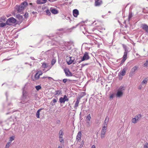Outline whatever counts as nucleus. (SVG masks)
Listing matches in <instances>:
<instances>
[{
  "label": "nucleus",
  "mask_w": 148,
  "mask_h": 148,
  "mask_svg": "<svg viewBox=\"0 0 148 148\" xmlns=\"http://www.w3.org/2000/svg\"><path fill=\"white\" fill-rule=\"evenodd\" d=\"M73 14L74 17H77L79 14V11L77 9H75L73 11Z\"/></svg>",
  "instance_id": "20"
},
{
  "label": "nucleus",
  "mask_w": 148,
  "mask_h": 148,
  "mask_svg": "<svg viewBox=\"0 0 148 148\" xmlns=\"http://www.w3.org/2000/svg\"><path fill=\"white\" fill-rule=\"evenodd\" d=\"M29 4L30 5H32V3H30Z\"/></svg>",
  "instance_id": "50"
},
{
  "label": "nucleus",
  "mask_w": 148,
  "mask_h": 148,
  "mask_svg": "<svg viewBox=\"0 0 148 148\" xmlns=\"http://www.w3.org/2000/svg\"><path fill=\"white\" fill-rule=\"evenodd\" d=\"M116 96L117 97L120 98L122 97L123 95V93H115Z\"/></svg>",
  "instance_id": "27"
},
{
  "label": "nucleus",
  "mask_w": 148,
  "mask_h": 148,
  "mask_svg": "<svg viewBox=\"0 0 148 148\" xmlns=\"http://www.w3.org/2000/svg\"><path fill=\"white\" fill-rule=\"evenodd\" d=\"M141 27L142 28L145 30L146 32H148V26L146 24H143Z\"/></svg>",
  "instance_id": "19"
},
{
  "label": "nucleus",
  "mask_w": 148,
  "mask_h": 148,
  "mask_svg": "<svg viewBox=\"0 0 148 148\" xmlns=\"http://www.w3.org/2000/svg\"><path fill=\"white\" fill-rule=\"evenodd\" d=\"M148 81V78L147 77L143 79L141 83L142 84H143L144 86H145L146 85Z\"/></svg>",
  "instance_id": "21"
},
{
  "label": "nucleus",
  "mask_w": 148,
  "mask_h": 148,
  "mask_svg": "<svg viewBox=\"0 0 148 148\" xmlns=\"http://www.w3.org/2000/svg\"><path fill=\"white\" fill-rule=\"evenodd\" d=\"M84 95H82L80 96L79 97H78L77 98V100L76 102V103L75 104L74 107H77L78 106L79 103V100Z\"/></svg>",
  "instance_id": "12"
},
{
  "label": "nucleus",
  "mask_w": 148,
  "mask_h": 148,
  "mask_svg": "<svg viewBox=\"0 0 148 148\" xmlns=\"http://www.w3.org/2000/svg\"><path fill=\"white\" fill-rule=\"evenodd\" d=\"M102 3V1H96L95 2V5L96 6H98L100 5Z\"/></svg>",
  "instance_id": "22"
},
{
  "label": "nucleus",
  "mask_w": 148,
  "mask_h": 148,
  "mask_svg": "<svg viewBox=\"0 0 148 148\" xmlns=\"http://www.w3.org/2000/svg\"><path fill=\"white\" fill-rule=\"evenodd\" d=\"M84 142L83 140H82L81 143V145H80V146L79 147H80V148H81L83 146V145L84 144Z\"/></svg>",
  "instance_id": "40"
},
{
  "label": "nucleus",
  "mask_w": 148,
  "mask_h": 148,
  "mask_svg": "<svg viewBox=\"0 0 148 148\" xmlns=\"http://www.w3.org/2000/svg\"><path fill=\"white\" fill-rule=\"evenodd\" d=\"M50 11V10H47L46 11L47 14L48 15H50L51 14Z\"/></svg>",
  "instance_id": "36"
},
{
  "label": "nucleus",
  "mask_w": 148,
  "mask_h": 148,
  "mask_svg": "<svg viewBox=\"0 0 148 148\" xmlns=\"http://www.w3.org/2000/svg\"><path fill=\"white\" fill-rule=\"evenodd\" d=\"M91 117L90 114H88L86 118V121H90Z\"/></svg>",
  "instance_id": "26"
},
{
  "label": "nucleus",
  "mask_w": 148,
  "mask_h": 148,
  "mask_svg": "<svg viewBox=\"0 0 148 148\" xmlns=\"http://www.w3.org/2000/svg\"><path fill=\"white\" fill-rule=\"evenodd\" d=\"M115 94V93H113L110 95V99H112L114 96H116V95H115V94Z\"/></svg>",
  "instance_id": "33"
},
{
  "label": "nucleus",
  "mask_w": 148,
  "mask_h": 148,
  "mask_svg": "<svg viewBox=\"0 0 148 148\" xmlns=\"http://www.w3.org/2000/svg\"><path fill=\"white\" fill-rule=\"evenodd\" d=\"M142 116L140 114H138L136 115L134 118H132L131 121L132 123L135 124L141 119Z\"/></svg>",
  "instance_id": "2"
},
{
  "label": "nucleus",
  "mask_w": 148,
  "mask_h": 148,
  "mask_svg": "<svg viewBox=\"0 0 148 148\" xmlns=\"http://www.w3.org/2000/svg\"><path fill=\"white\" fill-rule=\"evenodd\" d=\"M50 10L52 13L54 14H56L58 13V11L53 8H51Z\"/></svg>",
  "instance_id": "14"
},
{
  "label": "nucleus",
  "mask_w": 148,
  "mask_h": 148,
  "mask_svg": "<svg viewBox=\"0 0 148 148\" xmlns=\"http://www.w3.org/2000/svg\"><path fill=\"white\" fill-rule=\"evenodd\" d=\"M89 59V57L88 55V54L86 52L82 58L81 60L79 62V63H80L81 62L85 60H86Z\"/></svg>",
  "instance_id": "7"
},
{
  "label": "nucleus",
  "mask_w": 148,
  "mask_h": 148,
  "mask_svg": "<svg viewBox=\"0 0 148 148\" xmlns=\"http://www.w3.org/2000/svg\"><path fill=\"white\" fill-rule=\"evenodd\" d=\"M144 148H148V147L147 145H145Z\"/></svg>",
  "instance_id": "47"
},
{
  "label": "nucleus",
  "mask_w": 148,
  "mask_h": 148,
  "mask_svg": "<svg viewBox=\"0 0 148 148\" xmlns=\"http://www.w3.org/2000/svg\"><path fill=\"white\" fill-rule=\"evenodd\" d=\"M58 148H62V147L61 146H59Z\"/></svg>",
  "instance_id": "49"
},
{
  "label": "nucleus",
  "mask_w": 148,
  "mask_h": 148,
  "mask_svg": "<svg viewBox=\"0 0 148 148\" xmlns=\"http://www.w3.org/2000/svg\"><path fill=\"white\" fill-rule=\"evenodd\" d=\"M74 60V58L73 57H67L66 61L68 64L70 65L72 63Z\"/></svg>",
  "instance_id": "6"
},
{
  "label": "nucleus",
  "mask_w": 148,
  "mask_h": 148,
  "mask_svg": "<svg viewBox=\"0 0 148 148\" xmlns=\"http://www.w3.org/2000/svg\"><path fill=\"white\" fill-rule=\"evenodd\" d=\"M132 16V15L131 12L130 13L129 15V19L130 20V18H131Z\"/></svg>",
  "instance_id": "38"
},
{
  "label": "nucleus",
  "mask_w": 148,
  "mask_h": 148,
  "mask_svg": "<svg viewBox=\"0 0 148 148\" xmlns=\"http://www.w3.org/2000/svg\"><path fill=\"white\" fill-rule=\"evenodd\" d=\"M68 99L65 95L63 97H60L59 99L60 102L61 103H64L65 101H68Z\"/></svg>",
  "instance_id": "8"
},
{
  "label": "nucleus",
  "mask_w": 148,
  "mask_h": 148,
  "mask_svg": "<svg viewBox=\"0 0 148 148\" xmlns=\"http://www.w3.org/2000/svg\"><path fill=\"white\" fill-rule=\"evenodd\" d=\"M42 74V73L41 71H38L37 72L34 76V78L36 80L38 79L40 77V76Z\"/></svg>",
  "instance_id": "11"
},
{
  "label": "nucleus",
  "mask_w": 148,
  "mask_h": 148,
  "mask_svg": "<svg viewBox=\"0 0 148 148\" xmlns=\"http://www.w3.org/2000/svg\"><path fill=\"white\" fill-rule=\"evenodd\" d=\"M64 71L66 76H71L72 75L71 73L69 71V69H64Z\"/></svg>",
  "instance_id": "9"
},
{
  "label": "nucleus",
  "mask_w": 148,
  "mask_h": 148,
  "mask_svg": "<svg viewBox=\"0 0 148 148\" xmlns=\"http://www.w3.org/2000/svg\"><path fill=\"white\" fill-rule=\"evenodd\" d=\"M56 62V60L54 59H53L51 61V64L52 65H53Z\"/></svg>",
  "instance_id": "39"
},
{
  "label": "nucleus",
  "mask_w": 148,
  "mask_h": 148,
  "mask_svg": "<svg viewBox=\"0 0 148 148\" xmlns=\"http://www.w3.org/2000/svg\"><path fill=\"white\" fill-rule=\"evenodd\" d=\"M11 144V142H8L6 145L5 148H8Z\"/></svg>",
  "instance_id": "34"
},
{
  "label": "nucleus",
  "mask_w": 148,
  "mask_h": 148,
  "mask_svg": "<svg viewBox=\"0 0 148 148\" xmlns=\"http://www.w3.org/2000/svg\"><path fill=\"white\" fill-rule=\"evenodd\" d=\"M42 110V109H40L39 110H38L36 113V116L38 118H40V112L41 110Z\"/></svg>",
  "instance_id": "25"
},
{
  "label": "nucleus",
  "mask_w": 148,
  "mask_h": 148,
  "mask_svg": "<svg viewBox=\"0 0 148 148\" xmlns=\"http://www.w3.org/2000/svg\"><path fill=\"white\" fill-rule=\"evenodd\" d=\"M26 14H25L24 15V16H25H25H26Z\"/></svg>",
  "instance_id": "52"
},
{
  "label": "nucleus",
  "mask_w": 148,
  "mask_h": 148,
  "mask_svg": "<svg viewBox=\"0 0 148 148\" xmlns=\"http://www.w3.org/2000/svg\"><path fill=\"white\" fill-rule=\"evenodd\" d=\"M7 25L6 23H0V27H3Z\"/></svg>",
  "instance_id": "31"
},
{
  "label": "nucleus",
  "mask_w": 148,
  "mask_h": 148,
  "mask_svg": "<svg viewBox=\"0 0 148 148\" xmlns=\"http://www.w3.org/2000/svg\"><path fill=\"white\" fill-rule=\"evenodd\" d=\"M64 133V132L62 130H60L59 133V138H61L63 137Z\"/></svg>",
  "instance_id": "23"
},
{
  "label": "nucleus",
  "mask_w": 148,
  "mask_h": 148,
  "mask_svg": "<svg viewBox=\"0 0 148 148\" xmlns=\"http://www.w3.org/2000/svg\"><path fill=\"white\" fill-rule=\"evenodd\" d=\"M138 66H135L133 67L131 70V73H134L138 69Z\"/></svg>",
  "instance_id": "13"
},
{
  "label": "nucleus",
  "mask_w": 148,
  "mask_h": 148,
  "mask_svg": "<svg viewBox=\"0 0 148 148\" xmlns=\"http://www.w3.org/2000/svg\"><path fill=\"white\" fill-rule=\"evenodd\" d=\"M82 136V134L80 131L79 132L76 137V140L77 141L80 140L81 137Z\"/></svg>",
  "instance_id": "17"
},
{
  "label": "nucleus",
  "mask_w": 148,
  "mask_h": 148,
  "mask_svg": "<svg viewBox=\"0 0 148 148\" xmlns=\"http://www.w3.org/2000/svg\"><path fill=\"white\" fill-rule=\"evenodd\" d=\"M47 0H37L36 3L38 4H43L46 3Z\"/></svg>",
  "instance_id": "18"
},
{
  "label": "nucleus",
  "mask_w": 148,
  "mask_h": 148,
  "mask_svg": "<svg viewBox=\"0 0 148 148\" xmlns=\"http://www.w3.org/2000/svg\"><path fill=\"white\" fill-rule=\"evenodd\" d=\"M125 88L123 86H121L119 88L117 92H122L125 90Z\"/></svg>",
  "instance_id": "15"
},
{
  "label": "nucleus",
  "mask_w": 148,
  "mask_h": 148,
  "mask_svg": "<svg viewBox=\"0 0 148 148\" xmlns=\"http://www.w3.org/2000/svg\"><path fill=\"white\" fill-rule=\"evenodd\" d=\"M91 148H96L95 145H93L92 146Z\"/></svg>",
  "instance_id": "43"
},
{
  "label": "nucleus",
  "mask_w": 148,
  "mask_h": 148,
  "mask_svg": "<svg viewBox=\"0 0 148 148\" xmlns=\"http://www.w3.org/2000/svg\"><path fill=\"white\" fill-rule=\"evenodd\" d=\"M87 123V127H89L91 125V123L90 121H86Z\"/></svg>",
  "instance_id": "37"
},
{
  "label": "nucleus",
  "mask_w": 148,
  "mask_h": 148,
  "mask_svg": "<svg viewBox=\"0 0 148 148\" xmlns=\"http://www.w3.org/2000/svg\"><path fill=\"white\" fill-rule=\"evenodd\" d=\"M14 140V137L13 136L11 137L10 138V141H12Z\"/></svg>",
  "instance_id": "41"
},
{
  "label": "nucleus",
  "mask_w": 148,
  "mask_h": 148,
  "mask_svg": "<svg viewBox=\"0 0 148 148\" xmlns=\"http://www.w3.org/2000/svg\"><path fill=\"white\" fill-rule=\"evenodd\" d=\"M16 20L13 17L8 18L6 21V24L8 25H11L13 23H16Z\"/></svg>",
  "instance_id": "3"
},
{
  "label": "nucleus",
  "mask_w": 148,
  "mask_h": 148,
  "mask_svg": "<svg viewBox=\"0 0 148 148\" xmlns=\"http://www.w3.org/2000/svg\"><path fill=\"white\" fill-rule=\"evenodd\" d=\"M47 78L49 79H53L52 78L50 77H47Z\"/></svg>",
  "instance_id": "46"
},
{
  "label": "nucleus",
  "mask_w": 148,
  "mask_h": 148,
  "mask_svg": "<svg viewBox=\"0 0 148 148\" xmlns=\"http://www.w3.org/2000/svg\"><path fill=\"white\" fill-rule=\"evenodd\" d=\"M57 0H48V1L50 2H53L54 1H56Z\"/></svg>",
  "instance_id": "45"
},
{
  "label": "nucleus",
  "mask_w": 148,
  "mask_h": 148,
  "mask_svg": "<svg viewBox=\"0 0 148 148\" xmlns=\"http://www.w3.org/2000/svg\"><path fill=\"white\" fill-rule=\"evenodd\" d=\"M109 118L108 117H106L102 126L107 127V125L109 121Z\"/></svg>",
  "instance_id": "16"
},
{
  "label": "nucleus",
  "mask_w": 148,
  "mask_h": 148,
  "mask_svg": "<svg viewBox=\"0 0 148 148\" xmlns=\"http://www.w3.org/2000/svg\"><path fill=\"white\" fill-rule=\"evenodd\" d=\"M127 51L126 49H125V51L124 52V54L123 57V59L121 61L122 62H124L127 59Z\"/></svg>",
  "instance_id": "10"
},
{
  "label": "nucleus",
  "mask_w": 148,
  "mask_h": 148,
  "mask_svg": "<svg viewBox=\"0 0 148 148\" xmlns=\"http://www.w3.org/2000/svg\"><path fill=\"white\" fill-rule=\"evenodd\" d=\"M123 47H124L125 50V49H127L126 46H123ZM126 50H127V49H126Z\"/></svg>",
  "instance_id": "48"
},
{
  "label": "nucleus",
  "mask_w": 148,
  "mask_h": 148,
  "mask_svg": "<svg viewBox=\"0 0 148 148\" xmlns=\"http://www.w3.org/2000/svg\"><path fill=\"white\" fill-rule=\"evenodd\" d=\"M48 64L46 63H43L42 65V68H45L47 67L48 66Z\"/></svg>",
  "instance_id": "28"
},
{
  "label": "nucleus",
  "mask_w": 148,
  "mask_h": 148,
  "mask_svg": "<svg viewBox=\"0 0 148 148\" xmlns=\"http://www.w3.org/2000/svg\"><path fill=\"white\" fill-rule=\"evenodd\" d=\"M35 88L36 89L38 90H39L41 88V87L40 85L36 86Z\"/></svg>",
  "instance_id": "35"
},
{
  "label": "nucleus",
  "mask_w": 148,
  "mask_h": 148,
  "mask_svg": "<svg viewBox=\"0 0 148 148\" xmlns=\"http://www.w3.org/2000/svg\"><path fill=\"white\" fill-rule=\"evenodd\" d=\"M136 55L137 56H139V55L138 54H136Z\"/></svg>",
  "instance_id": "53"
},
{
  "label": "nucleus",
  "mask_w": 148,
  "mask_h": 148,
  "mask_svg": "<svg viewBox=\"0 0 148 148\" xmlns=\"http://www.w3.org/2000/svg\"><path fill=\"white\" fill-rule=\"evenodd\" d=\"M59 138V141L61 143H64V140L63 139V137H62L61 138Z\"/></svg>",
  "instance_id": "30"
},
{
  "label": "nucleus",
  "mask_w": 148,
  "mask_h": 148,
  "mask_svg": "<svg viewBox=\"0 0 148 148\" xmlns=\"http://www.w3.org/2000/svg\"><path fill=\"white\" fill-rule=\"evenodd\" d=\"M67 81V79H64L63 80V82L64 83H65Z\"/></svg>",
  "instance_id": "42"
},
{
  "label": "nucleus",
  "mask_w": 148,
  "mask_h": 148,
  "mask_svg": "<svg viewBox=\"0 0 148 148\" xmlns=\"http://www.w3.org/2000/svg\"><path fill=\"white\" fill-rule=\"evenodd\" d=\"M143 66L145 67H148V60H147L143 65Z\"/></svg>",
  "instance_id": "29"
},
{
  "label": "nucleus",
  "mask_w": 148,
  "mask_h": 148,
  "mask_svg": "<svg viewBox=\"0 0 148 148\" xmlns=\"http://www.w3.org/2000/svg\"><path fill=\"white\" fill-rule=\"evenodd\" d=\"M47 77H42L43 78H47Z\"/></svg>",
  "instance_id": "51"
},
{
  "label": "nucleus",
  "mask_w": 148,
  "mask_h": 148,
  "mask_svg": "<svg viewBox=\"0 0 148 148\" xmlns=\"http://www.w3.org/2000/svg\"><path fill=\"white\" fill-rule=\"evenodd\" d=\"M53 103H56L57 102V100L56 99H54L53 100Z\"/></svg>",
  "instance_id": "44"
},
{
  "label": "nucleus",
  "mask_w": 148,
  "mask_h": 148,
  "mask_svg": "<svg viewBox=\"0 0 148 148\" xmlns=\"http://www.w3.org/2000/svg\"><path fill=\"white\" fill-rule=\"evenodd\" d=\"M27 5V2H24L22 3L19 6H17L18 11L20 12L23 10Z\"/></svg>",
  "instance_id": "1"
},
{
  "label": "nucleus",
  "mask_w": 148,
  "mask_h": 148,
  "mask_svg": "<svg viewBox=\"0 0 148 148\" xmlns=\"http://www.w3.org/2000/svg\"><path fill=\"white\" fill-rule=\"evenodd\" d=\"M143 86H145L143 85L141 83V84L138 86V88L139 89H141Z\"/></svg>",
  "instance_id": "32"
},
{
  "label": "nucleus",
  "mask_w": 148,
  "mask_h": 148,
  "mask_svg": "<svg viewBox=\"0 0 148 148\" xmlns=\"http://www.w3.org/2000/svg\"><path fill=\"white\" fill-rule=\"evenodd\" d=\"M16 18L21 21H22L23 19V16H21L19 14H18L16 15Z\"/></svg>",
  "instance_id": "24"
},
{
  "label": "nucleus",
  "mask_w": 148,
  "mask_h": 148,
  "mask_svg": "<svg viewBox=\"0 0 148 148\" xmlns=\"http://www.w3.org/2000/svg\"><path fill=\"white\" fill-rule=\"evenodd\" d=\"M106 131L107 127L102 126L101 133V138L103 139L105 137Z\"/></svg>",
  "instance_id": "4"
},
{
  "label": "nucleus",
  "mask_w": 148,
  "mask_h": 148,
  "mask_svg": "<svg viewBox=\"0 0 148 148\" xmlns=\"http://www.w3.org/2000/svg\"><path fill=\"white\" fill-rule=\"evenodd\" d=\"M126 69H124L119 73V79L121 80L122 79L123 76L125 75L126 73Z\"/></svg>",
  "instance_id": "5"
}]
</instances>
